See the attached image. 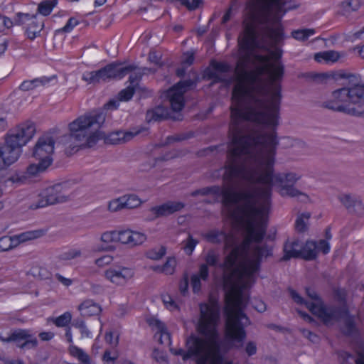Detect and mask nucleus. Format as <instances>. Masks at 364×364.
Wrapping results in <instances>:
<instances>
[{"label": "nucleus", "instance_id": "nucleus-1", "mask_svg": "<svg viewBox=\"0 0 364 364\" xmlns=\"http://www.w3.org/2000/svg\"><path fill=\"white\" fill-rule=\"evenodd\" d=\"M235 94L232 92V107L239 118L236 129L239 140L247 148L241 176L245 190L252 197V227L256 228L261 237L266 232L272 186L280 187L283 196H302L307 200L308 196L294 187L300 175L292 172L273 174L279 145L276 128L279 125L281 87L273 85L269 92H247L241 96Z\"/></svg>", "mask_w": 364, "mask_h": 364}, {"label": "nucleus", "instance_id": "nucleus-2", "mask_svg": "<svg viewBox=\"0 0 364 364\" xmlns=\"http://www.w3.org/2000/svg\"><path fill=\"white\" fill-rule=\"evenodd\" d=\"M225 213L234 223L241 225L245 234L244 240L239 242L232 233L218 229L203 233L202 237L210 243H224L226 250L231 249L220 264L226 289L225 337L235 347L240 348L246 338L245 327L249 324L248 318L242 312L245 304L242 291L255 283L262 259L271 255L272 249L267 244H259L265 232L260 237L254 226L249 232L245 220H236L228 213Z\"/></svg>", "mask_w": 364, "mask_h": 364}, {"label": "nucleus", "instance_id": "nucleus-3", "mask_svg": "<svg viewBox=\"0 0 364 364\" xmlns=\"http://www.w3.org/2000/svg\"><path fill=\"white\" fill-rule=\"evenodd\" d=\"M250 21L245 19L244 31L239 37L240 58L235 69V85L232 92L242 95L247 92H270V87L280 84L284 66L278 60H272L269 55L257 54L255 23L259 21L262 35L278 43L284 38L281 18L284 14L296 9L293 1L251 0Z\"/></svg>", "mask_w": 364, "mask_h": 364}, {"label": "nucleus", "instance_id": "nucleus-4", "mask_svg": "<svg viewBox=\"0 0 364 364\" xmlns=\"http://www.w3.org/2000/svg\"><path fill=\"white\" fill-rule=\"evenodd\" d=\"M230 108L231 122L228 132L227 161L223 172L224 186L203 187L192 191L190 195L193 197L211 196V200H205L208 203L218 202L222 196L223 212L228 213L236 220H245L250 231L252 229L250 215L253 210L250 203L252 197L250 193L246 191L245 181L240 176L243 174L242 159L245 157L247 148L238 138V129H236L239 124L237 112L232 111V107Z\"/></svg>", "mask_w": 364, "mask_h": 364}, {"label": "nucleus", "instance_id": "nucleus-5", "mask_svg": "<svg viewBox=\"0 0 364 364\" xmlns=\"http://www.w3.org/2000/svg\"><path fill=\"white\" fill-rule=\"evenodd\" d=\"M220 307L215 300L200 305V331L203 338L191 336L186 340L187 350L171 348L175 355H181L184 361L193 357L196 364H234L225 359L220 349L217 331Z\"/></svg>", "mask_w": 364, "mask_h": 364}, {"label": "nucleus", "instance_id": "nucleus-6", "mask_svg": "<svg viewBox=\"0 0 364 364\" xmlns=\"http://www.w3.org/2000/svg\"><path fill=\"white\" fill-rule=\"evenodd\" d=\"M105 121L102 112H92L78 117L68 125L69 140L73 144V149L93 146L102 138L100 129Z\"/></svg>", "mask_w": 364, "mask_h": 364}, {"label": "nucleus", "instance_id": "nucleus-7", "mask_svg": "<svg viewBox=\"0 0 364 364\" xmlns=\"http://www.w3.org/2000/svg\"><path fill=\"white\" fill-rule=\"evenodd\" d=\"M322 106L352 116L364 115V83L333 90L331 98L323 102Z\"/></svg>", "mask_w": 364, "mask_h": 364}, {"label": "nucleus", "instance_id": "nucleus-8", "mask_svg": "<svg viewBox=\"0 0 364 364\" xmlns=\"http://www.w3.org/2000/svg\"><path fill=\"white\" fill-rule=\"evenodd\" d=\"M306 294L311 301L304 300L296 291L290 289L289 292L294 300L299 304H304L307 309L316 316L326 325H331L340 317L338 309L334 307L324 306L323 301L317 293L311 288L306 289Z\"/></svg>", "mask_w": 364, "mask_h": 364}, {"label": "nucleus", "instance_id": "nucleus-9", "mask_svg": "<svg viewBox=\"0 0 364 364\" xmlns=\"http://www.w3.org/2000/svg\"><path fill=\"white\" fill-rule=\"evenodd\" d=\"M135 70L134 65L123 66L120 63H110L100 70L84 73L82 79L88 84L95 85L121 79Z\"/></svg>", "mask_w": 364, "mask_h": 364}, {"label": "nucleus", "instance_id": "nucleus-10", "mask_svg": "<svg viewBox=\"0 0 364 364\" xmlns=\"http://www.w3.org/2000/svg\"><path fill=\"white\" fill-rule=\"evenodd\" d=\"M36 128L33 124L25 122L10 129L5 136V141L22 149L34 136Z\"/></svg>", "mask_w": 364, "mask_h": 364}, {"label": "nucleus", "instance_id": "nucleus-11", "mask_svg": "<svg viewBox=\"0 0 364 364\" xmlns=\"http://www.w3.org/2000/svg\"><path fill=\"white\" fill-rule=\"evenodd\" d=\"M45 235L43 230L27 231L13 236L4 235L0 237V253L9 252L21 243L41 237Z\"/></svg>", "mask_w": 364, "mask_h": 364}, {"label": "nucleus", "instance_id": "nucleus-12", "mask_svg": "<svg viewBox=\"0 0 364 364\" xmlns=\"http://www.w3.org/2000/svg\"><path fill=\"white\" fill-rule=\"evenodd\" d=\"M17 25L23 26L28 38H36L44 27V21L38 14L18 13L15 18Z\"/></svg>", "mask_w": 364, "mask_h": 364}, {"label": "nucleus", "instance_id": "nucleus-13", "mask_svg": "<svg viewBox=\"0 0 364 364\" xmlns=\"http://www.w3.org/2000/svg\"><path fill=\"white\" fill-rule=\"evenodd\" d=\"M194 83L192 80L180 81L167 91L166 97L173 111L179 112L183 108L184 94Z\"/></svg>", "mask_w": 364, "mask_h": 364}, {"label": "nucleus", "instance_id": "nucleus-14", "mask_svg": "<svg viewBox=\"0 0 364 364\" xmlns=\"http://www.w3.org/2000/svg\"><path fill=\"white\" fill-rule=\"evenodd\" d=\"M0 341L4 343H15L20 348H33L38 345V341L29 330L16 328L11 330L7 337L0 335Z\"/></svg>", "mask_w": 364, "mask_h": 364}, {"label": "nucleus", "instance_id": "nucleus-15", "mask_svg": "<svg viewBox=\"0 0 364 364\" xmlns=\"http://www.w3.org/2000/svg\"><path fill=\"white\" fill-rule=\"evenodd\" d=\"M41 198L36 206V208L63 203L69 198L66 190L60 184H56L46 188L41 193Z\"/></svg>", "mask_w": 364, "mask_h": 364}, {"label": "nucleus", "instance_id": "nucleus-16", "mask_svg": "<svg viewBox=\"0 0 364 364\" xmlns=\"http://www.w3.org/2000/svg\"><path fill=\"white\" fill-rule=\"evenodd\" d=\"M55 140L48 134L43 135L38 139L33 149V156L38 161H48V164L53 162L52 155L54 152Z\"/></svg>", "mask_w": 364, "mask_h": 364}, {"label": "nucleus", "instance_id": "nucleus-17", "mask_svg": "<svg viewBox=\"0 0 364 364\" xmlns=\"http://www.w3.org/2000/svg\"><path fill=\"white\" fill-rule=\"evenodd\" d=\"M134 276L133 269L123 267H110L104 272L105 278L117 287L125 286Z\"/></svg>", "mask_w": 364, "mask_h": 364}, {"label": "nucleus", "instance_id": "nucleus-18", "mask_svg": "<svg viewBox=\"0 0 364 364\" xmlns=\"http://www.w3.org/2000/svg\"><path fill=\"white\" fill-rule=\"evenodd\" d=\"M338 198L348 213L358 217H364V203L360 196L344 193L340 195Z\"/></svg>", "mask_w": 364, "mask_h": 364}, {"label": "nucleus", "instance_id": "nucleus-19", "mask_svg": "<svg viewBox=\"0 0 364 364\" xmlns=\"http://www.w3.org/2000/svg\"><path fill=\"white\" fill-rule=\"evenodd\" d=\"M184 203L178 201H168L162 205L152 207L149 211L154 218L166 217L182 210Z\"/></svg>", "mask_w": 364, "mask_h": 364}, {"label": "nucleus", "instance_id": "nucleus-20", "mask_svg": "<svg viewBox=\"0 0 364 364\" xmlns=\"http://www.w3.org/2000/svg\"><path fill=\"white\" fill-rule=\"evenodd\" d=\"M146 240V235L142 232L125 230L119 231L118 242L134 247L143 244Z\"/></svg>", "mask_w": 364, "mask_h": 364}, {"label": "nucleus", "instance_id": "nucleus-21", "mask_svg": "<svg viewBox=\"0 0 364 364\" xmlns=\"http://www.w3.org/2000/svg\"><path fill=\"white\" fill-rule=\"evenodd\" d=\"M141 129L134 128L131 131H116L107 135L106 141L112 144H122L131 141L134 136L140 134Z\"/></svg>", "mask_w": 364, "mask_h": 364}, {"label": "nucleus", "instance_id": "nucleus-22", "mask_svg": "<svg viewBox=\"0 0 364 364\" xmlns=\"http://www.w3.org/2000/svg\"><path fill=\"white\" fill-rule=\"evenodd\" d=\"M50 166L48 161H38V164H30L25 171H18V172L20 176H23V183H26L30 179L44 172Z\"/></svg>", "mask_w": 364, "mask_h": 364}, {"label": "nucleus", "instance_id": "nucleus-23", "mask_svg": "<svg viewBox=\"0 0 364 364\" xmlns=\"http://www.w3.org/2000/svg\"><path fill=\"white\" fill-rule=\"evenodd\" d=\"M23 178V176L18 174V171H14L0 179V188L4 193L11 191L16 187L24 184Z\"/></svg>", "mask_w": 364, "mask_h": 364}, {"label": "nucleus", "instance_id": "nucleus-24", "mask_svg": "<svg viewBox=\"0 0 364 364\" xmlns=\"http://www.w3.org/2000/svg\"><path fill=\"white\" fill-rule=\"evenodd\" d=\"M0 151L9 166L18 159L22 153V149H18L5 141L4 144L0 146Z\"/></svg>", "mask_w": 364, "mask_h": 364}, {"label": "nucleus", "instance_id": "nucleus-25", "mask_svg": "<svg viewBox=\"0 0 364 364\" xmlns=\"http://www.w3.org/2000/svg\"><path fill=\"white\" fill-rule=\"evenodd\" d=\"M208 277V267H206V264H200L198 272L193 274L191 277V286L193 293L198 294L200 291L202 287L201 281H206Z\"/></svg>", "mask_w": 364, "mask_h": 364}, {"label": "nucleus", "instance_id": "nucleus-26", "mask_svg": "<svg viewBox=\"0 0 364 364\" xmlns=\"http://www.w3.org/2000/svg\"><path fill=\"white\" fill-rule=\"evenodd\" d=\"M302 242L298 240L288 241L284 246V256L282 260H289L290 258L301 257Z\"/></svg>", "mask_w": 364, "mask_h": 364}, {"label": "nucleus", "instance_id": "nucleus-27", "mask_svg": "<svg viewBox=\"0 0 364 364\" xmlns=\"http://www.w3.org/2000/svg\"><path fill=\"white\" fill-rule=\"evenodd\" d=\"M78 310L83 316H92L99 315L102 308L93 300L87 299L79 305Z\"/></svg>", "mask_w": 364, "mask_h": 364}, {"label": "nucleus", "instance_id": "nucleus-28", "mask_svg": "<svg viewBox=\"0 0 364 364\" xmlns=\"http://www.w3.org/2000/svg\"><path fill=\"white\" fill-rule=\"evenodd\" d=\"M169 117V112L163 106H158L146 112V119L148 122L161 121Z\"/></svg>", "mask_w": 364, "mask_h": 364}, {"label": "nucleus", "instance_id": "nucleus-29", "mask_svg": "<svg viewBox=\"0 0 364 364\" xmlns=\"http://www.w3.org/2000/svg\"><path fill=\"white\" fill-rule=\"evenodd\" d=\"M317 243L314 241H306L302 243L301 257L306 260H313L317 257Z\"/></svg>", "mask_w": 364, "mask_h": 364}, {"label": "nucleus", "instance_id": "nucleus-30", "mask_svg": "<svg viewBox=\"0 0 364 364\" xmlns=\"http://www.w3.org/2000/svg\"><path fill=\"white\" fill-rule=\"evenodd\" d=\"M310 213H303L298 215L295 221V230L298 232H305L309 229Z\"/></svg>", "mask_w": 364, "mask_h": 364}, {"label": "nucleus", "instance_id": "nucleus-31", "mask_svg": "<svg viewBox=\"0 0 364 364\" xmlns=\"http://www.w3.org/2000/svg\"><path fill=\"white\" fill-rule=\"evenodd\" d=\"M360 7V0H344L339 4L340 11L343 15L356 11Z\"/></svg>", "mask_w": 364, "mask_h": 364}, {"label": "nucleus", "instance_id": "nucleus-32", "mask_svg": "<svg viewBox=\"0 0 364 364\" xmlns=\"http://www.w3.org/2000/svg\"><path fill=\"white\" fill-rule=\"evenodd\" d=\"M341 57L338 52L335 50H327L323 52L317 53L314 55V58L317 62L325 61L326 63L336 62Z\"/></svg>", "mask_w": 364, "mask_h": 364}, {"label": "nucleus", "instance_id": "nucleus-33", "mask_svg": "<svg viewBox=\"0 0 364 364\" xmlns=\"http://www.w3.org/2000/svg\"><path fill=\"white\" fill-rule=\"evenodd\" d=\"M155 326L158 328V332L156 333V336H159V341L161 343L170 344L171 336L167 331L165 324L160 321H155Z\"/></svg>", "mask_w": 364, "mask_h": 364}, {"label": "nucleus", "instance_id": "nucleus-34", "mask_svg": "<svg viewBox=\"0 0 364 364\" xmlns=\"http://www.w3.org/2000/svg\"><path fill=\"white\" fill-rule=\"evenodd\" d=\"M213 67L215 71L210 73V77L216 82L224 80L219 76V73H227L230 70V65L225 63L215 62L213 64Z\"/></svg>", "mask_w": 364, "mask_h": 364}, {"label": "nucleus", "instance_id": "nucleus-35", "mask_svg": "<svg viewBox=\"0 0 364 364\" xmlns=\"http://www.w3.org/2000/svg\"><path fill=\"white\" fill-rule=\"evenodd\" d=\"M315 33L316 30L314 28H302L292 31L291 35L295 40L304 42Z\"/></svg>", "mask_w": 364, "mask_h": 364}, {"label": "nucleus", "instance_id": "nucleus-36", "mask_svg": "<svg viewBox=\"0 0 364 364\" xmlns=\"http://www.w3.org/2000/svg\"><path fill=\"white\" fill-rule=\"evenodd\" d=\"M124 208L128 209H132L138 208L141 204V199L134 194H129L122 196Z\"/></svg>", "mask_w": 364, "mask_h": 364}, {"label": "nucleus", "instance_id": "nucleus-37", "mask_svg": "<svg viewBox=\"0 0 364 364\" xmlns=\"http://www.w3.org/2000/svg\"><path fill=\"white\" fill-rule=\"evenodd\" d=\"M166 247L164 246H159L152 248L146 252L148 258L154 260H159L161 259L166 254Z\"/></svg>", "mask_w": 364, "mask_h": 364}, {"label": "nucleus", "instance_id": "nucleus-38", "mask_svg": "<svg viewBox=\"0 0 364 364\" xmlns=\"http://www.w3.org/2000/svg\"><path fill=\"white\" fill-rule=\"evenodd\" d=\"M198 243V241L189 234L187 239L183 240L181 243L182 249L187 255H191Z\"/></svg>", "mask_w": 364, "mask_h": 364}, {"label": "nucleus", "instance_id": "nucleus-39", "mask_svg": "<svg viewBox=\"0 0 364 364\" xmlns=\"http://www.w3.org/2000/svg\"><path fill=\"white\" fill-rule=\"evenodd\" d=\"M151 71V69L143 68L138 69L134 73H132L129 77L130 86H133L135 88V87L138 85L139 81L141 80L142 75L146 74V72Z\"/></svg>", "mask_w": 364, "mask_h": 364}, {"label": "nucleus", "instance_id": "nucleus-40", "mask_svg": "<svg viewBox=\"0 0 364 364\" xmlns=\"http://www.w3.org/2000/svg\"><path fill=\"white\" fill-rule=\"evenodd\" d=\"M57 2L55 0H47L41 2L38 7V12L43 15L48 16L50 14Z\"/></svg>", "mask_w": 364, "mask_h": 364}, {"label": "nucleus", "instance_id": "nucleus-41", "mask_svg": "<svg viewBox=\"0 0 364 364\" xmlns=\"http://www.w3.org/2000/svg\"><path fill=\"white\" fill-rule=\"evenodd\" d=\"M70 353L73 356L77 358L82 363H89V355L85 352H84L81 348H79L75 346H71L70 347Z\"/></svg>", "mask_w": 364, "mask_h": 364}, {"label": "nucleus", "instance_id": "nucleus-42", "mask_svg": "<svg viewBox=\"0 0 364 364\" xmlns=\"http://www.w3.org/2000/svg\"><path fill=\"white\" fill-rule=\"evenodd\" d=\"M220 255L215 250H210L208 251L205 256V262L204 264L208 266H217L219 262Z\"/></svg>", "mask_w": 364, "mask_h": 364}, {"label": "nucleus", "instance_id": "nucleus-43", "mask_svg": "<svg viewBox=\"0 0 364 364\" xmlns=\"http://www.w3.org/2000/svg\"><path fill=\"white\" fill-rule=\"evenodd\" d=\"M47 80L34 79L32 80H26L23 82L20 85V89L23 91H28L34 89L40 85L47 82Z\"/></svg>", "mask_w": 364, "mask_h": 364}, {"label": "nucleus", "instance_id": "nucleus-44", "mask_svg": "<svg viewBox=\"0 0 364 364\" xmlns=\"http://www.w3.org/2000/svg\"><path fill=\"white\" fill-rule=\"evenodd\" d=\"M122 196L114 198L108 203L107 209L109 212L114 213L119 211L124 208V203Z\"/></svg>", "mask_w": 364, "mask_h": 364}, {"label": "nucleus", "instance_id": "nucleus-45", "mask_svg": "<svg viewBox=\"0 0 364 364\" xmlns=\"http://www.w3.org/2000/svg\"><path fill=\"white\" fill-rule=\"evenodd\" d=\"M176 260L174 257H168L165 264L161 266V272L166 275H171L175 272Z\"/></svg>", "mask_w": 364, "mask_h": 364}, {"label": "nucleus", "instance_id": "nucleus-46", "mask_svg": "<svg viewBox=\"0 0 364 364\" xmlns=\"http://www.w3.org/2000/svg\"><path fill=\"white\" fill-rule=\"evenodd\" d=\"M119 231H107L102 234L101 241L109 244L113 242H118Z\"/></svg>", "mask_w": 364, "mask_h": 364}, {"label": "nucleus", "instance_id": "nucleus-47", "mask_svg": "<svg viewBox=\"0 0 364 364\" xmlns=\"http://www.w3.org/2000/svg\"><path fill=\"white\" fill-rule=\"evenodd\" d=\"M71 318V314L70 312H65L63 314L55 318L54 323L58 327H64L70 322Z\"/></svg>", "mask_w": 364, "mask_h": 364}, {"label": "nucleus", "instance_id": "nucleus-48", "mask_svg": "<svg viewBox=\"0 0 364 364\" xmlns=\"http://www.w3.org/2000/svg\"><path fill=\"white\" fill-rule=\"evenodd\" d=\"M134 87L129 85L127 88L121 90L118 94L119 101H129L134 94Z\"/></svg>", "mask_w": 364, "mask_h": 364}, {"label": "nucleus", "instance_id": "nucleus-49", "mask_svg": "<svg viewBox=\"0 0 364 364\" xmlns=\"http://www.w3.org/2000/svg\"><path fill=\"white\" fill-rule=\"evenodd\" d=\"M73 326L80 329L82 336H90V331L87 328L85 323L82 320L75 321Z\"/></svg>", "mask_w": 364, "mask_h": 364}, {"label": "nucleus", "instance_id": "nucleus-50", "mask_svg": "<svg viewBox=\"0 0 364 364\" xmlns=\"http://www.w3.org/2000/svg\"><path fill=\"white\" fill-rule=\"evenodd\" d=\"M163 302L166 307L171 311L177 309L178 306L173 299L169 295H165L162 298Z\"/></svg>", "mask_w": 364, "mask_h": 364}, {"label": "nucleus", "instance_id": "nucleus-51", "mask_svg": "<svg viewBox=\"0 0 364 364\" xmlns=\"http://www.w3.org/2000/svg\"><path fill=\"white\" fill-rule=\"evenodd\" d=\"M112 257L110 255H104L97 259H95V263L97 266L100 267H102L105 265L110 264L112 262Z\"/></svg>", "mask_w": 364, "mask_h": 364}, {"label": "nucleus", "instance_id": "nucleus-52", "mask_svg": "<svg viewBox=\"0 0 364 364\" xmlns=\"http://www.w3.org/2000/svg\"><path fill=\"white\" fill-rule=\"evenodd\" d=\"M81 255V252L77 250H71L61 255L63 259L70 260L77 258Z\"/></svg>", "mask_w": 364, "mask_h": 364}, {"label": "nucleus", "instance_id": "nucleus-53", "mask_svg": "<svg viewBox=\"0 0 364 364\" xmlns=\"http://www.w3.org/2000/svg\"><path fill=\"white\" fill-rule=\"evenodd\" d=\"M203 3L202 0H183V5L186 6L189 10H195Z\"/></svg>", "mask_w": 364, "mask_h": 364}, {"label": "nucleus", "instance_id": "nucleus-54", "mask_svg": "<svg viewBox=\"0 0 364 364\" xmlns=\"http://www.w3.org/2000/svg\"><path fill=\"white\" fill-rule=\"evenodd\" d=\"M194 61V55L192 53H185L182 60V66L188 67L193 64Z\"/></svg>", "mask_w": 364, "mask_h": 364}, {"label": "nucleus", "instance_id": "nucleus-55", "mask_svg": "<svg viewBox=\"0 0 364 364\" xmlns=\"http://www.w3.org/2000/svg\"><path fill=\"white\" fill-rule=\"evenodd\" d=\"M317 253L321 251L323 254H327L330 250V245L328 242L321 240L317 244Z\"/></svg>", "mask_w": 364, "mask_h": 364}, {"label": "nucleus", "instance_id": "nucleus-56", "mask_svg": "<svg viewBox=\"0 0 364 364\" xmlns=\"http://www.w3.org/2000/svg\"><path fill=\"white\" fill-rule=\"evenodd\" d=\"M105 341L111 346H117L119 343V338L118 336L114 338L112 332H107L105 334Z\"/></svg>", "mask_w": 364, "mask_h": 364}, {"label": "nucleus", "instance_id": "nucleus-57", "mask_svg": "<svg viewBox=\"0 0 364 364\" xmlns=\"http://www.w3.org/2000/svg\"><path fill=\"white\" fill-rule=\"evenodd\" d=\"M118 355L116 352L112 353L109 350H105L103 355V360L105 362H112L113 363L117 360Z\"/></svg>", "mask_w": 364, "mask_h": 364}, {"label": "nucleus", "instance_id": "nucleus-58", "mask_svg": "<svg viewBox=\"0 0 364 364\" xmlns=\"http://www.w3.org/2000/svg\"><path fill=\"white\" fill-rule=\"evenodd\" d=\"M55 278L65 287H70L73 284L71 279L66 278L59 273L55 274Z\"/></svg>", "mask_w": 364, "mask_h": 364}, {"label": "nucleus", "instance_id": "nucleus-59", "mask_svg": "<svg viewBox=\"0 0 364 364\" xmlns=\"http://www.w3.org/2000/svg\"><path fill=\"white\" fill-rule=\"evenodd\" d=\"M78 21L75 18H70L65 26L62 28L64 32H70L76 25H77Z\"/></svg>", "mask_w": 364, "mask_h": 364}, {"label": "nucleus", "instance_id": "nucleus-60", "mask_svg": "<svg viewBox=\"0 0 364 364\" xmlns=\"http://www.w3.org/2000/svg\"><path fill=\"white\" fill-rule=\"evenodd\" d=\"M245 352L250 356L255 355L257 352V346L255 343L252 341L248 342L245 347Z\"/></svg>", "mask_w": 364, "mask_h": 364}, {"label": "nucleus", "instance_id": "nucleus-61", "mask_svg": "<svg viewBox=\"0 0 364 364\" xmlns=\"http://www.w3.org/2000/svg\"><path fill=\"white\" fill-rule=\"evenodd\" d=\"M188 279L187 275H185L183 279L180 282L179 290L182 294H185L188 291Z\"/></svg>", "mask_w": 364, "mask_h": 364}, {"label": "nucleus", "instance_id": "nucleus-62", "mask_svg": "<svg viewBox=\"0 0 364 364\" xmlns=\"http://www.w3.org/2000/svg\"><path fill=\"white\" fill-rule=\"evenodd\" d=\"M149 60L151 63L157 65H161V57L154 51H151L149 54Z\"/></svg>", "mask_w": 364, "mask_h": 364}, {"label": "nucleus", "instance_id": "nucleus-63", "mask_svg": "<svg viewBox=\"0 0 364 364\" xmlns=\"http://www.w3.org/2000/svg\"><path fill=\"white\" fill-rule=\"evenodd\" d=\"M152 356L159 363H163L166 361L165 355L159 350H154L152 353Z\"/></svg>", "mask_w": 364, "mask_h": 364}, {"label": "nucleus", "instance_id": "nucleus-64", "mask_svg": "<svg viewBox=\"0 0 364 364\" xmlns=\"http://www.w3.org/2000/svg\"><path fill=\"white\" fill-rule=\"evenodd\" d=\"M234 9V4H232L229 9L227 10L226 13L223 16L222 18V23H226L232 16V10Z\"/></svg>", "mask_w": 364, "mask_h": 364}]
</instances>
